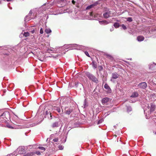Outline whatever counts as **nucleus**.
Masks as SVG:
<instances>
[{
  "label": "nucleus",
  "instance_id": "obj_23",
  "mask_svg": "<svg viewBox=\"0 0 156 156\" xmlns=\"http://www.w3.org/2000/svg\"><path fill=\"white\" fill-rule=\"evenodd\" d=\"M33 155V154L32 152H31L30 153H27L24 155V156H32Z\"/></svg>",
  "mask_w": 156,
  "mask_h": 156
},
{
  "label": "nucleus",
  "instance_id": "obj_26",
  "mask_svg": "<svg viewBox=\"0 0 156 156\" xmlns=\"http://www.w3.org/2000/svg\"><path fill=\"white\" fill-rule=\"evenodd\" d=\"M39 149H41V150L43 151H45V149L44 147H38Z\"/></svg>",
  "mask_w": 156,
  "mask_h": 156
},
{
  "label": "nucleus",
  "instance_id": "obj_10",
  "mask_svg": "<svg viewBox=\"0 0 156 156\" xmlns=\"http://www.w3.org/2000/svg\"><path fill=\"white\" fill-rule=\"evenodd\" d=\"M138 94L137 92H133L131 96V97L136 98L138 96Z\"/></svg>",
  "mask_w": 156,
  "mask_h": 156
},
{
  "label": "nucleus",
  "instance_id": "obj_19",
  "mask_svg": "<svg viewBox=\"0 0 156 156\" xmlns=\"http://www.w3.org/2000/svg\"><path fill=\"white\" fill-rule=\"evenodd\" d=\"M33 155L35 154H37L38 155H40L41 154V152L39 151H37L36 152H32Z\"/></svg>",
  "mask_w": 156,
  "mask_h": 156
},
{
  "label": "nucleus",
  "instance_id": "obj_41",
  "mask_svg": "<svg viewBox=\"0 0 156 156\" xmlns=\"http://www.w3.org/2000/svg\"><path fill=\"white\" fill-rule=\"evenodd\" d=\"M150 66V69H151V67H152V66Z\"/></svg>",
  "mask_w": 156,
  "mask_h": 156
},
{
  "label": "nucleus",
  "instance_id": "obj_18",
  "mask_svg": "<svg viewBox=\"0 0 156 156\" xmlns=\"http://www.w3.org/2000/svg\"><path fill=\"white\" fill-rule=\"evenodd\" d=\"M99 23L104 24H107L108 23L106 20L99 21Z\"/></svg>",
  "mask_w": 156,
  "mask_h": 156
},
{
  "label": "nucleus",
  "instance_id": "obj_35",
  "mask_svg": "<svg viewBox=\"0 0 156 156\" xmlns=\"http://www.w3.org/2000/svg\"><path fill=\"white\" fill-rule=\"evenodd\" d=\"M93 13L92 12H91L90 13V15L91 16H93Z\"/></svg>",
  "mask_w": 156,
  "mask_h": 156
},
{
  "label": "nucleus",
  "instance_id": "obj_20",
  "mask_svg": "<svg viewBox=\"0 0 156 156\" xmlns=\"http://www.w3.org/2000/svg\"><path fill=\"white\" fill-rule=\"evenodd\" d=\"M113 26L115 28H118L119 27V23H114Z\"/></svg>",
  "mask_w": 156,
  "mask_h": 156
},
{
  "label": "nucleus",
  "instance_id": "obj_44",
  "mask_svg": "<svg viewBox=\"0 0 156 156\" xmlns=\"http://www.w3.org/2000/svg\"><path fill=\"white\" fill-rule=\"evenodd\" d=\"M99 121H98V124L99 123Z\"/></svg>",
  "mask_w": 156,
  "mask_h": 156
},
{
  "label": "nucleus",
  "instance_id": "obj_22",
  "mask_svg": "<svg viewBox=\"0 0 156 156\" xmlns=\"http://www.w3.org/2000/svg\"><path fill=\"white\" fill-rule=\"evenodd\" d=\"M17 155V154L16 153V152H14L8 155V156H16Z\"/></svg>",
  "mask_w": 156,
  "mask_h": 156
},
{
  "label": "nucleus",
  "instance_id": "obj_14",
  "mask_svg": "<svg viewBox=\"0 0 156 156\" xmlns=\"http://www.w3.org/2000/svg\"><path fill=\"white\" fill-rule=\"evenodd\" d=\"M92 65L93 67L95 69L97 67L96 63L95 61H93L92 62Z\"/></svg>",
  "mask_w": 156,
  "mask_h": 156
},
{
  "label": "nucleus",
  "instance_id": "obj_27",
  "mask_svg": "<svg viewBox=\"0 0 156 156\" xmlns=\"http://www.w3.org/2000/svg\"><path fill=\"white\" fill-rule=\"evenodd\" d=\"M32 14V11L30 10V12H29V14H28V15L26 16V18H27L28 17L30 16Z\"/></svg>",
  "mask_w": 156,
  "mask_h": 156
},
{
  "label": "nucleus",
  "instance_id": "obj_1",
  "mask_svg": "<svg viewBox=\"0 0 156 156\" xmlns=\"http://www.w3.org/2000/svg\"><path fill=\"white\" fill-rule=\"evenodd\" d=\"M86 76L90 80L96 83H98V82L97 79L93 74H90L89 73H87L86 74Z\"/></svg>",
  "mask_w": 156,
  "mask_h": 156
},
{
  "label": "nucleus",
  "instance_id": "obj_13",
  "mask_svg": "<svg viewBox=\"0 0 156 156\" xmlns=\"http://www.w3.org/2000/svg\"><path fill=\"white\" fill-rule=\"evenodd\" d=\"M126 110L127 112L129 113L132 111V108L130 106H126Z\"/></svg>",
  "mask_w": 156,
  "mask_h": 156
},
{
  "label": "nucleus",
  "instance_id": "obj_37",
  "mask_svg": "<svg viewBox=\"0 0 156 156\" xmlns=\"http://www.w3.org/2000/svg\"><path fill=\"white\" fill-rule=\"evenodd\" d=\"M77 85H81V83H78L76 84H75V85L77 87Z\"/></svg>",
  "mask_w": 156,
  "mask_h": 156
},
{
  "label": "nucleus",
  "instance_id": "obj_38",
  "mask_svg": "<svg viewBox=\"0 0 156 156\" xmlns=\"http://www.w3.org/2000/svg\"><path fill=\"white\" fill-rule=\"evenodd\" d=\"M31 32L32 34H33L34 32V30H33L31 31Z\"/></svg>",
  "mask_w": 156,
  "mask_h": 156
},
{
  "label": "nucleus",
  "instance_id": "obj_3",
  "mask_svg": "<svg viewBox=\"0 0 156 156\" xmlns=\"http://www.w3.org/2000/svg\"><path fill=\"white\" fill-rule=\"evenodd\" d=\"M109 101V98L107 97L103 98L102 100V103L103 105H107Z\"/></svg>",
  "mask_w": 156,
  "mask_h": 156
},
{
  "label": "nucleus",
  "instance_id": "obj_6",
  "mask_svg": "<svg viewBox=\"0 0 156 156\" xmlns=\"http://www.w3.org/2000/svg\"><path fill=\"white\" fill-rule=\"evenodd\" d=\"M46 117H47L49 119H52V116L51 115V113L49 111H46L45 112Z\"/></svg>",
  "mask_w": 156,
  "mask_h": 156
},
{
  "label": "nucleus",
  "instance_id": "obj_15",
  "mask_svg": "<svg viewBox=\"0 0 156 156\" xmlns=\"http://www.w3.org/2000/svg\"><path fill=\"white\" fill-rule=\"evenodd\" d=\"M58 123L57 122H55L52 125V127H57L58 126Z\"/></svg>",
  "mask_w": 156,
  "mask_h": 156
},
{
  "label": "nucleus",
  "instance_id": "obj_8",
  "mask_svg": "<svg viewBox=\"0 0 156 156\" xmlns=\"http://www.w3.org/2000/svg\"><path fill=\"white\" fill-rule=\"evenodd\" d=\"M73 111V109L71 108H69L67 110L66 109L65 114L66 115H69Z\"/></svg>",
  "mask_w": 156,
  "mask_h": 156
},
{
  "label": "nucleus",
  "instance_id": "obj_9",
  "mask_svg": "<svg viewBox=\"0 0 156 156\" xmlns=\"http://www.w3.org/2000/svg\"><path fill=\"white\" fill-rule=\"evenodd\" d=\"M144 39V37L143 36H138L137 37V40L139 41H143Z\"/></svg>",
  "mask_w": 156,
  "mask_h": 156
},
{
  "label": "nucleus",
  "instance_id": "obj_4",
  "mask_svg": "<svg viewBox=\"0 0 156 156\" xmlns=\"http://www.w3.org/2000/svg\"><path fill=\"white\" fill-rule=\"evenodd\" d=\"M111 14V11L108 10L103 13V16L104 18H107L110 16Z\"/></svg>",
  "mask_w": 156,
  "mask_h": 156
},
{
  "label": "nucleus",
  "instance_id": "obj_12",
  "mask_svg": "<svg viewBox=\"0 0 156 156\" xmlns=\"http://www.w3.org/2000/svg\"><path fill=\"white\" fill-rule=\"evenodd\" d=\"M56 110L59 113H60V114H62L63 113V110H62L61 112L60 108L58 107H57Z\"/></svg>",
  "mask_w": 156,
  "mask_h": 156
},
{
  "label": "nucleus",
  "instance_id": "obj_29",
  "mask_svg": "<svg viewBox=\"0 0 156 156\" xmlns=\"http://www.w3.org/2000/svg\"><path fill=\"white\" fill-rule=\"evenodd\" d=\"M63 146L62 145H59L58 148L59 150H62L63 149Z\"/></svg>",
  "mask_w": 156,
  "mask_h": 156
},
{
  "label": "nucleus",
  "instance_id": "obj_21",
  "mask_svg": "<svg viewBox=\"0 0 156 156\" xmlns=\"http://www.w3.org/2000/svg\"><path fill=\"white\" fill-rule=\"evenodd\" d=\"M106 57L107 58H108L110 60H112L113 59V57L110 55L106 54Z\"/></svg>",
  "mask_w": 156,
  "mask_h": 156
},
{
  "label": "nucleus",
  "instance_id": "obj_46",
  "mask_svg": "<svg viewBox=\"0 0 156 156\" xmlns=\"http://www.w3.org/2000/svg\"><path fill=\"white\" fill-rule=\"evenodd\" d=\"M155 134H156V132L155 133Z\"/></svg>",
  "mask_w": 156,
  "mask_h": 156
},
{
  "label": "nucleus",
  "instance_id": "obj_32",
  "mask_svg": "<svg viewBox=\"0 0 156 156\" xmlns=\"http://www.w3.org/2000/svg\"><path fill=\"white\" fill-rule=\"evenodd\" d=\"M53 141L55 142H57L58 141V139L56 138L53 139Z\"/></svg>",
  "mask_w": 156,
  "mask_h": 156
},
{
  "label": "nucleus",
  "instance_id": "obj_17",
  "mask_svg": "<svg viewBox=\"0 0 156 156\" xmlns=\"http://www.w3.org/2000/svg\"><path fill=\"white\" fill-rule=\"evenodd\" d=\"M45 31L46 33L48 34L51 33V31L50 29H45Z\"/></svg>",
  "mask_w": 156,
  "mask_h": 156
},
{
  "label": "nucleus",
  "instance_id": "obj_39",
  "mask_svg": "<svg viewBox=\"0 0 156 156\" xmlns=\"http://www.w3.org/2000/svg\"><path fill=\"white\" fill-rule=\"evenodd\" d=\"M7 2H9L11 1L12 0H6Z\"/></svg>",
  "mask_w": 156,
  "mask_h": 156
},
{
  "label": "nucleus",
  "instance_id": "obj_7",
  "mask_svg": "<svg viewBox=\"0 0 156 156\" xmlns=\"http://www.w3.org/2000/svg\"><path fill=\"white\" fill-rule=\"evenodd\" d=\"M119 75L116 73H113L112 74V79H115L118 78Z\"/></svg>",
  "mask_w": 156,
  "mask_h": 156
},
{
  "label": "nucleus",
  "instance_id": "obj_33",
  "mask_svg": "<svg viewBox=\"0 0 156 156\" xmlns=\"http://www.w3.org/2000/svg\"><path fill=\"white\" fill-rule=\"evenodd\" d=\"M40 33L41 34H43V29H42V28H41L40 29Z\"/></svg>",
  "mask_w": 156,
  "mask_h": 156
},
{
  "label": "nucleus",
  "instance_id": "obj_16",
  "mask_svg": "<svg viewBox=\"0 0 156 156\" xmlns=\"http://www.w3.org/2000/svg\"><path fill=\"white\" fill-rule=\"evenodd\" d=\"M155 109V106L153 105H151V107L150 110L151 112H153L154 111Z\"/></svg>",
  "mask_w": 156,
  "mask_h": 156
},
{
  "label": "nucleus",
  "instance_id": "obj_11",
  "mask_svg": "<svg viewBox=\"0 0 156 156\" xmlns=\"http://www.w3.org/2000/svg\"><path fill=\"white\" fill-rule=\"evenodd\" d=\"M97 3H94V4H92V5H89L88 6L87 8H86V9H90L92 7H93L94 6H96V5L97 4Z\"/></svg>",
  "mask_w": 156,
  "mask_h": 156
},
{
  "label": "nucleus",
  "instance_id": "obj_5",
  "mask_svg": "<svg viewBox=\"0 0 156 156\" xmlns=\"http://www.w3.org/2000/svg\"><path fill=\"white\" fill-rule=\"evenodd\" d=\"M104 88L107 90L106 91L108 93H111V89L107 84H105V85Z\"/></svg>",
  "mask_w": 156,
  "mask_h": 156
},
{
  "label": "nucleus",
  "instance_id": "obj_25",
  "mask_svg": "<svg viewBox=\"0 0 156 156\" xmlns=\"http://www.w3.org/2000/svg\"><path fill=\"white\" fill-rule=\"evenodd\" d=\"M98 69L99 70V71H101L102 70H103V67L101 66H99L98 67Z\"/></svg>",
  "mask_w": 156,
  "mask_h": 156
},
{
  "label": "nucleus",
  "instance_id": "obj_28",
  "mask_svg": "<svg viewBox=\"0 0 156 156\" xmlns=\"http://www.w3.org/2000/svg\"><path fill=\"white\" fill-rule=\"evenodd\" d=\"M127 20L129 22H131L133 21V20H132V18L128 17L127 18Z\"/></svg>",
  "mask_w": 156,
  "mask_h": 156
},
{
  "label": "nucleus",
  "instance_id": "obj_34",
  "mask_svg": "<svg viewBox=\"0 0 156 156\" xmlns=\"http://www.w3.org/2000/svg\"><path fill=\"white\" fill-rule=\"evenodd\" d=\"M114 30V28L113 27H112L111 28H110V31H113Z\"/></svg>",
  "mask_w": 156,
  "mask_h": 156
},
{
  "label": "nucleus",
  "instance_id": "obj_40",
  "mask_svg": "<svg viewBox=\"0 0 156 156\" xmlns=\"http://www.w3.org/2000/svg\"><path fill=\"white\" fill-rule=\"evenodd\" d=\"M61 0L62 2H64L65 1H66V0Z\"/></svg>",
  "mask_w": 156,
  "mask_h": 156
},
{
  "label": "nucleus",
  "instance_id": "obj_43",
  "mask_svg": "<svg viewBox=\"0 0 156 156\" xmlns=\"http://www.w3.org/2000/svg\"><path fill=\"white\" fill-rule=\"evenodd\" d=\"M114 136H115V137H116V135H114Z\"/></svg>",
  "mask_w": 156,
  "mask_h": 156
},
{
  "label": "nucleus",
  "instance_id": "obj_42",
  "mask_svg": "<svg viewBox=\"0 0 156 156\" xmlns=\"http://www.w3.org/2000/svg\"><path fill=\"white\" fill-rule=\"evenodd\" d=\"M154 115H155V116H156V113H155Z\"/></svg>",
  "mask_w": 156,
  "mask_h": 156
},
{
  "label": "nucleus",
  "instance_id": "obj_31",
  "mask_svg": "<svg viewBox=\"0 0 156 156\" xmlns=\"http://www.w3.org/2000/svg\"><path fill=\"white\" fill-rule=\"evenodd\" d=\"M85 55L88 57H90V56L87 51H86L84 52Z\"/></svg>",
  "mask_w": 156,
  "mask_h": 156
},
{
  "label": "nucleus",
  "instance_id": "obj_36",
  "mask_svg": "<svg viewBox=\"0 0 156 156\" xmlns=\"http://www.w3.org/2000/svg\"><path fill=\"white\" fill-rule=\"evenodd\" d=\"M72 3L74 5L75 4V3H76V2H75L74 0H73L72 1Z\"/></svg>",
  "mask_w": 156,
  "mask_h": 156
},
{
  "label": "nucleus",
  "instance_id": "obj_30",
  "mask_svg": "<svg viewBox=\"0 0 156 156\" xmlns=\"http://www.w3.org/2000/svg\"><path fill=\"white\" fill-rule=\"evenodd\" d=\"M122 27L124 30H126L127 29L126 27L124 25L122 24L121 25Z\"/></svg>",
  "mask_w": 156,
  "mask_h": 156
},
{
  "label": "nucleus",
  "instance_id": "obj_45",
  "mask_svg": "<svg viewBox=\"0 0 156 156\" xmlns=\"http://www.w3.org/2000/svg\"><path fill=\"white\" fill-rule=\"evenodd\" d=\"M111 80L112 81V79H111Z\"/></svg>",
  "mask_w": 156,
  "mask_h": 156
},
{
  "label": "nucleus",
  "instance_id": "obj_2",
  "mask_svg": "<svg viewBox=\"0 0 156 156\" xmlns=\"http://www.w3.org/2000/svg\"><path fill=\"white\" fill-rule=\"evenodd\" d=\"M138 86L141 89H145L147 86V83L145 82H143L139 84Z\"/></svg>",
  "mask_w": 156,
  "mask_h": 156
},
{
  "label": "nucleus",
  "instance_id": "obj_24",
  "mask_svg": "<svg viewBox=\"0 0 156 156\" xmlns=\"http://www.w3.org/2000/svg\"><path fill=\"white\" fill-rule=\"evenodd\" d=\"M23 35L25 37H27L29 36L30 34L28 32H24L23 34Z\"/></svg>",
  "mask_w": 156,
  "mask_h": 156
}]
</instances>
